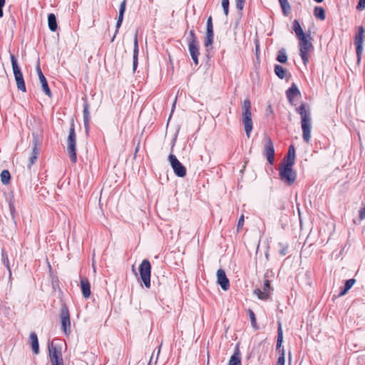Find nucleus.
<instances>
[{
  "label": "nucleus",
  "mask_w": 365,
  "mask_h": 365,
  "mask_svg": "<svg viewBox=\"0 0 365 365\" xmlns=\"http://www.w3.org/2000/svg\"><path fill=\"white\" fill-rule=\"evenodd\" d=\"M138 34L136 33L134 36V42H133V70L135 71L137 68L138 63Z\"/></svg>",
  "instance_id": "18"
},
{
  "label": "nucleus",
  "mask_w": 365,
  "mask_h": 365,
  "mask_svg": "<svg viewBox=\"0 0 365 365\" xmlns=\"http://www.w3.org/2000/svg\"><path fill=\"white\" fill-rule=\"evenodd\" d=\"M11 61L12 69L15 78V81L16 82V86L19 90L26 92V86L23 77V74L21 71L20 67L19 66L18 61L16 58L14 54H10Z\"/></svg>",
  "instance_id": "6"
},
{
  "label": "nucleus",
  "mask_w": 365,
  "mask_h": 365,
  "mask_svg": "<svg viewBox=\"0 0 365 365\" xmlns=\"http://www.w3.org/2000/svg\"><path fill=\"white\" fill-rule=\"evenodd\" d=\"M86 132L88 133L89 130V121H87L86 124H84Z\"/></svg>",
  "instance_id": "49"
},
{
  "label": "nucleus",
  "mask_w": 365,
  "mask_h": 365,
  "mask_svg": "<svg viewBox=\"0 0 365 365\" xmlns=\"http://www.w3.org/2000/svg\"><path fill=\"white\" fill-rule=\"evenodd\" d=\"M48 25L51 31H56L58 28L56 17L54 14H49L48 16Z\"/></svg>",
  "instance_id": "27"
},
{
  "label": "nucleus",
  "mask_w": 365,
  "mask_h": 365,
  "mask_svg": "<svg viewBox=\"0 0 365 365\" xmlns=\"http://www.w3.org/2000/svg\"><path fill=\"white\" fill-rule=\"evenodd\" d=\"M36 71H37L43 91H44V93L46 96H48V97H51L52 93H51V91L49 88V86L48 85L47 80H46V77L44 76V75L43 74L39 66H38L36 67Z\"/></svg>",
  "instance_id": "17"
},
{
  "label": "nucleus",
  "mask_w": 365,
  "mask_h": 365,
  "mask_svg": "<svg viewBox=\"0 0 365 365\" xmlns=\"http://www.w3.org/2000/svg\"><path fill=\"white\" fill-rule=\"evenodd\" d=\"M274 73L279 78L284 79L285 78V75L287 73V70L284 69L280 65H275L274 66Z\"/></svg>",
  "instance_id": "31"
},
{
  "label": "nucleus",
  "mask_w": 365,
  "mask_h": 365,
  "mask_svg": "<svg viewBox=\"0 0 365 365\" xmlns=\"http://www.w3.org/2000/svg\"><path fill=\"white\" fill-rule=\"evenodd\" d=\"M168 161L174 173L178 177L183 178L186 175V168L178 160L175 155L170 154L168 156Z\"/></svg>",
  "instance_id": "9"
},
{
  "label": "nucleus",
  "mask_w": 365,
  "mask_h": 365,
  "mask_svg": "<svg viewBox=\"0 0 365 365\" xmlns=\"http://www.w3.org/2000/svg\"><path fill=\"white\" fill-rule=\"evenodd\" d=\"M297 210H298V212H299V215L300 216V210H299V207H297Z\"/></svg>",
  "instance_id": "52"
},
{
  "label": "nucleus",
  "mask_w": 365,
  "mask_h": 365,
  "mask_svg": "<svg viewBox=\"0 0 365 365\" xmlns=\"http://www.w3.org/2000/svg\"><path fill=\"white\" fill-rule=\"evenodd\" d=\"M67 150L71 160L76 163L77 160L76 155V134L75 132L74 122L71 123L69 133L67 138Z\"/></svg>",
  "instance_id": "3"
},
{
  "label": "nucleus",
  "mask_w": 365,
  "mask_h": 365,
  "mask_svg": "<svg viewBox=\"0 0 365 365\" xmlns=\"http://www.w3.org/2000/svg\"><path fill=\"white\" fill-rule=\"evenodd\" d=\"M125 7H126V0H123L120 3V8H119V14H118V20L116 22V26H116L115 34L118 32V29L122 24L124 13L125 11Z\"/></svg>",
  "instance_id": "20"
},
{
  "label": "nucleus",
  "mask_w": 365,
  "mask_h": 365,
  "mask_svg": "<svg viewBox=\"0 0 365 365\" xmlns=\"http://www.w3.org/2000/svg\"><path fill=\"white\" fill-rule=\"evenodd\" d=\"M272 287L270 282L268 279H266L264 282L262 290L260 289H256L254 290V293L258 297L259 299L267 300L268 299Z\"/></svg>",
  "instance_id": "13"
},
{
  "label": "nucleus",
  "mask_w": 365,
  "mask_h": 365,
  "mask_svg": "<svg viewBox=\"0 0 365 365\" xmlns=\"http://www.w3.org/2000/svg\"><path fill=\"white\" fill-rule=\"evenodd\" d=\"M242 117H252L251 102L250 99H245L242 104Z\"/></svg>",
  "instance_id": "26"
},
{
  "label": "nucleus",
  "mask_w": 365,
  "mask_h": 365,
  "mask_svg": "<svg viewBox=\"0 0 365 365\" xmlns=\"http://www.w3.org/2000/svg\"><path fill=\"white\" fill-rule=\"evenodd\" d=\"M283 342V331L282 328L281 322H278V328H277V349H279L281 348Z\"/></svg>",
  "instance_id": "29"
},
{
  "label": "nucleus",
  "mask_w": 365,
  "mask_h": 365,
  "mask_svg": "<svg viewBox=\"0 0 365 365\" xmlns=\"http://www.w3.org/2000/svg\"><path fill=\"white\" fill-rule=\"evenodd\" d=\"M245 3V0H237L236 1V7L237 8V9L242 10Z\"/></svg>",
  "instance_id": "42"
},
{
  "label": "nucleus",
  "mask_w": 365,
  "mask_h": 365,
  "mask_svg": "<svg viewBox=\"0 0 365 365\" xmlns=\"http://www.w3.org/2000/svg\"><path fill=\"white\" fill-rule=\"evenodd\" d=\"M217 283L220 285L221 288L226 291L230 288V282L226 276L225 272L219 269L217 271Z\"/></svg>",
  "instance_id": "16"
},
{
  "label": "nucleus",
  "mask_w": 365,
  "mask_h": 365,
  "mask_svg": "<svg viewBox=\"0 0 365 365\" xmlns=\"http://www.w3.org/2000/svg\"><path fill=\"white\" fill-rule=\"evenodd\" d=\"M188 50L191 58L197 66L199 63L198 56L200 55L199 51V43L197 41V38L195 35V31L193 29L189 31L188 36L187 37Z\"/></svg>",
  "instance_id": "2"
},
{
  "label": "nucleus",
  "mask_w": 365,
  "mask_h": 365,
  "mask_svg": "<svg viewBox=\"0 0 365 365\" xmlns=\"http://www.w3.org/2000/svg\"><path fill=\"white\" fill-rule=\"evenodd\" d=\"M214 41V31L213 30H207L206 31V37L205 39L204 45L205 47L208 48L212 46Z\"/></svg>",
  "instance_id": "28"
},
{
  "label": "nucleus",
  "mask_w": 365,
  "mask_h": 365,
  "mask_svg": "<svg viewBox=\"0 0 365 365\" xmlns=\"http://www.w3.org/2000/svg\"><path fill=\"white\" fill-rule=\"evenodd\" d=\"M314 14L317 19H319V6H316L314 8Z\"/></svg>",
  "instance_id": "46"
},
{
  "label": "nucleus",
  "mask_w": 365,
  "mask_h": 365,
  "mask_svg": "<svg viewBox=\"0 0 365 365\" xmlns=\"http://www.w3.org/2000/svg\"><path fill=\"white\" fill-rule=\"evenodd\" d=\"M244 221H245L244 215H242L238 220L237 227V232H239L240 230L242 228V227L244 225Z\"/></svg>",
  "instance_id": "41"
},
{
  "label": "nucleus",
  "mask_w": 365,
  "mask_h": 365,
  "mask_svg": "<svg viewBox=\"0 0 365 365\" xmlns=\"http://www.w3.org/2000/svg\"><path fill=\"white\" fill-rule=\"evenodd\" d=\"M284 349L280 350V355L277 359V365H284L285 357H284Z\"/></svg>",
  "instance_id": "39"
},
{
  "label": "nucleus",
  "mask_w": 365,
  "mask_h": 365,
  "mask_svg": "<svg viewBox=\"0 0 365 365\" xmlns=\"http://www.w3.org/2000/svg\"><path fill=\"white\" fill-rule=\"evenodd\" d=\"M325 19V11L321 8V21Z\"/></svg>",
  "instance_id": "48"
},
{
  "label": "nucleus",
  "mask_w": 365,
  "mask_h": 365,
  "mask_svg": "<svg viewBox=\"0 0 365 365\" xmlns=\"http://www.w3.org/2000/svg\"><path fill=\"white\" fill-rule=\"evenodd\" d=\"M32 145V153L31 155L29 157V163L27 165L29 168H31V165L35 163L40 153L41 143L37 134H33Z\"/></svg>",
  "instance_id": "11"
},
{
  "label": "nucleus",
  "mask_w": 365,
  "mask_h": 365,
  "mask_svg": "<svg viewBox=\"0 0 365 365\" xmlns=\"http://www.w3.org/2000/svg\"><path fill=\"white\" fill-rule=\"evenodd\" d=\"M364 7H365V0H359L358 5H357V9L359 10H362L364 9Z\"/></svg>",
  "instance_id": "44"
},
{
  "label": "nucleus",
  "mask_w": 365,
  "mask_h": 365,
  "mask_svg": "<svg viewBox=\"0 0 365 365\" xmlns=\"http://www.w3.org/2000/svg\"><path fill=\"white\" fill-rule=\"evenodd\" d=\"M140 278L146 288L150 287L151 265L148 259H143L139 267Z\"/></svg>",
  "instance_id": "7"
},
{
  "label": "nucleus",
  "mask_w": 365,
  "mask_h": 365,
  "mask_svg": "<svg viewBox=\"0 0 365 365\" xmlns=\"http://www.w3.org/2000/svg\"><path fill=\"white\" fill-rule=\"evenodd\" d=\"M359 217L361 219L365 218V207H363L359 212Z\"/></svg>",
  "instance_id": "47"
},
{
  "label": "nucleus",
  "mask_w": 365,
  "mask_h": 365,
  "mask_svg": "<svg viewBox=\"0 0 365 365\" xmlns=\"http://www.w3.org/2000/svg\"><path fill=\"white\" fill-rule=\"evenodd\" d=\"M356 280L354 279H350L346 281L344 288L341 292L340 295H344L346 292L353 287L355 284Z\"/></svg>",
  "instance_id": "34"
},
{
  "label": "nucleus",
  "mask_w": 365,
  "mask_h": 365,
  "mask_svg": "<svg viewBox=\"0 0 365 365\" xmlns=\"http://www.w3.org/2000/svg\"><path fill=\"white\" fill-rule=\"evenodd\" d=\"M277 61L281 63H284L287 61V56L286 54V51L284 48H282L279 51L278 55L277 57Z\"/></svg>",
  "instance_id": "35"
},
{
  "label": "nucleus",
  "mask_w": 365,
  "mask_h": 365,
  "mask_svg": "<svg viewBox=\"0 0 365 365\" xmlns=\"http://www.w3.org/2000/svg\"><path fill=\"white\" fill-rule=\"evenodd\" d=\"M132 270L135 272V274H137V273H136V272H135V271L134 266H133V267H132Z\"/></svg>",
  "instance_id": "50"
},
{
  "label": "nucleus",
  "mask_w": 365,
  "mask_h": 365,
  "mask_svg": "<svg viewBox=\"0 0 365 365\" xmlns=\"http://www.w3.org/2000/svg\"><path fill=\"white\" fill-rule=\"evenodd\" d=\"M320 1H321V2H322L323 0H320Z\"/></svg>",
  "instance_id": "55"
},
{
  "label": "nucleus",
  "mask_w": 365,
  "mask_h": 365,
  "mask_svg": "<svg viewBox=\"0 0 365 365\" xmlns=\"http://www.w3.org/2000/svg\"><path fill=\"white\" fill-rule=\"evenodd\" d=\"M279 175L282 181L287 185H292L297 178V173L292 169V166L282 164L279 169Z\"/></svg>",
  "instance_id": "5"
},
{
  "label": "nucleus",
  "mask_w": 365,
  "mask_h": 365,
  "mask_svg": "<svg viewBox=\"0 0 365 365\" xmlns=\"http://www.w3.org/2000/svg\"><path fill=\"white\" fill-rule=\"evenodd\" d=\"M295 111L301 116V126L302 130V137L306 143H309L311 139L312 118L311 111L308 104L301 103L295 108Z\"/></svg>",
  "instance_id": "1"
},
{
  "label": "nucleus",
  "mask_w": 365,
  "mask_h": 365,
  "mask_svg": "<svg viewBox=\"0 0 365 365\" xmlns=\"http://www.w3.org/2000/svg\"><path fill=\"white\" fill-rule=\"evenodd\" d=\"M228 365H241V354L238 346L235 347L234 354L231 356Z\"/></svg>",
  "instance_id": "22"
},
{
  "label": "nucleus",
  "mask_w": 365,
  "mask_h": 365,
  "mask_svg": "<svg viewBox=\"0 0 365 365\" xmlns=\"http://www.w3.org/2000/svg\"><path fill=\"white\" fill-rule=\"evenodd\" d=\"M48 351L51 365H64L60 347L51 344L48 346Z\"/></svg>",
  "instance_id": "10"
},
{
  "label": "nucleus",
  "mask_w": 365,
  "mask_h": 365,
  "mask_svg": "<svg viewBox=\"0 0 365 365\" xmlns=\"http://www.w3.org/2000/svg\"><path fill=\"white\" fill-rule=\"evenodd\" d=\"M264 154L267 156L268 163L270 165H272L274 163V148L269 138H267V142L264 145Z\"/></svg>",
  "instance_id": "14"
},
{
  "label": "nucleus",
  "mask_w": 365,
  "mask_h": 365,
  "mask_svg": "<svg viewBox=\"0 0 365 365\" xmlns=\"http://www.w3.org/2000/svg\"><path fill=\"white\" fill-rule=\"evenodd\" d=\"M115 37V34L113 36L112 39H111V41L113 42L114 41V38Z\"/></svg>",
  "instance_id": "51"
},
{
  "label": "nucleus",
  "mask_w": 365,
  "mask_h": 365,
  "mask_svg": "<svg viewBox=\"0 0 365 365\" xmlns=\"http://www.w3.org/2000/svg\"><path fill=\"white\" fill-rule=\"evenodd\" d=\"M222 6L225 16L229 14V0H222Z\"/></svg>",
  "instance_id": "40"
},
{
  "label": "nucleus",
  "mask_w": 365,
  "mask_h": 365,
  "mask_svg": "<svg viewBox=\"0 0 365 365\" xmlns=\"http://www.w3.org/2000/svg\"><path fill=\"white\" fill-rule=\"evenodd\" d=\"M5 4V0H0V18L4 15L3 7Z\"/></svg>",
  "instance_id": "45"
},
{
  "label": "nucleus",
  "mask_w": 365,
  "mask_h": 365,
  "mask_svg": "<svg viewBox=\"0 0 365 365\" xmlns=\"http://www.w3.org/2000/svg\"><path fill=\"white\" fill-rule=\"evenodd\" d=\"M364 30L362 26L359 27V33L356 35L354 39V43L356 45V53L358 58V61H359L361 59V56L363 53V38H364Z\"/></svg>",
  "instance_id": "12"
},
{
  "label": "nucleus",
  "mask_w": 365,
  "mask_h": 365,
  "mask_svg": "<svg viewBox=\"0 0 365 365\" xmlns=\"http://www.w3.org/2000/svg\"><path fill=\"white\" fill-rule=\"evenodd\" d=\"M287 98L292 106H295L294 99L298 96H301V93L297 85L292 83L291 86L286 91Z\"/></svg>",
  "instance_id": "15"
},
{
  "label": "nucleus",
  "mask_w": 365,
  "mask_h": 365,
  "mask_svg": "<svg viewBox=\"0 0 365 365\" xmlns=\"http://www.w3.org/2000/svg\"><path fill=\"white\" fill-rule=\"evenodd\" d=\"M60 319L61 329L66 336L71 334V319L68 309L66 304H63L61 308Z\"/></svg>",
  "instance_id": "8"
},
{
  "label": "nucleus",
  "mask_w": 365,
  "mask_h": 365,
  "mask_svg": "<svg viewBox=\"0 0 365 365\" xmlns=\"http://www.w3.org/2000/svg\"><path fill=\"white\" fill-rule=\"evenodd\" d=\"M299 41V51L300 56L304 64L309 61V53L313 49V46L311 42L312 37L310 34H306L303 37L298 38Z\"/></svg>",
  "instance_id": "4"
},
{
  "label": "nucleus",
  "mask_w": 365,
  "mask_h": 365,
  "mask_svg": "<svg viewBox=\"0 0 365 365\" xmlns=\"http://www.w3.org/2000/svg\"><path fill=\"white\" fill-rule=\"evenodd\" d=\"M1 259H2V262H3L4 265L8 269L9 277H11V270L10 265H9V260L7 252L5 251L4 249L1 250Z\"/></svg>",
  "instance_id": "30"
},
{
  "label": "nucleus",
  "mask_w": 365,
  "mask_h": 365,
  "mask_svg": "<svg viewBox=\"0 0 365 365\" xmlns=\"http://www.w3.org/2000/svg\"><path fill=\"white\" fill-rule=\"evenodd\" d=\"M280 6L282 9V12L285 16H287L290 13L291 7L287 0H279Z\"/></svg>",
  "instance_id": "33"
},
{
  "label": "nucleus",
  "mask_w": 365,
  "mask_h": 365,
  "mask_svg": "<svg viewBox=\"0 0 365 365\" xmlns=\"http://www.w3.org/2000/svg\"><path fill=\"white\" fill-rule=\"evenodd\" d=\"M242 123L245 126V130L248 138L250 136V133L252 130V117H242Z\"/></svg>",
  "instance_id": "24"
},
{
  "label": "nucleus",
  "mask_w": 365,
  "mask_h": 365,
  "mask_svg": "<svg viewBox=\"0 0 365 365\" xmlns=\"http://www.w3.org/2000/svg\"><path fill=\"white\" fill-rule=\"evenodd\" d=\"M289 361L291 360V353L289 352Z\"/></svg>",
  "instance_id": "53"
},
{
  "label": "nucleus",
  "mask_w": 365,
  "mask_h": 365,
  "mask_svg": "<svg viewBox=\"0 0 365 365\" xmlns=\"http://www.w3.org/2000/svg\"><path fill=\"white\" fill-rule=\"evenodd\" d=\"M247 312H248V314L250 316V321H251V324H252V327L255 329H257L258 327L257 325L256 317H255V313L250 309H248Z\"/></svg>",
  "instance_id": "37"
},
{
  "label": "nucleus",
  "mask_w": 365,
  "mask_h": 365,
  "mask_svg": "<svg viewBox=\"0 0 365 365\" xmlns=\"http://www.w3.org/2000/svg\"><path fill=\"white\" fill-rule=\"evenodd\" d=\"M90 120L89 105L86 101L83 105V123L86 124Z\"/></svg>",
  "instance_id": "36"
},
{
  "label": "nucleus",
  "mask_w": 365,
  "mask_h": 365,
  "mask_svg": "<svg viewBox=\"0 0 365 365\" xmlns=\"http://www.w3.org/2000/svg\"><path fill=\"white\" fill-rule=\"evenodd\" d=\"M292 29L294 31L297 38L303 37L306 34L303 31V29L298 20H294L292 23Z\"/></svg>",
  "instance_id": "25"
},
{
  "label": "nucleus",
  "mask_w": 365,
  "mask_h": 365,
  "mask_svg": "<svg viewBox=\"0 0 365 365\" xmlns=\"http://www.w3.org/2000/svg\"><path fill=\"white\" fill-rule=\"evenodd\" d=\"M207 30H213V25H212V17L210 16L207 20V28H206V31Z\"/></svg>",
  "instance_id": "43"
},
{
  "label": "nucleus",
  "mask_w": 365,
  "mask_h": 365,
  "mask_svg": "<svg viewBox=\"0 0 365 365\" xmlns=\"http://www.w3.org/2000/svg\"><path fill=\"white\" fill-rule=\"evenodd\" d=\"M278 246L280 248L279 250V255L282 256L286 255L287 254L288 245L282 243V242H279L278 244Z\"/></svg>",
  "instance_id": "38"
},
{
  "label": "nucleus",
  "mask_w": 365,
  "mask_h": 365,
  "mask_svg": "<svg viewBox=\"0 0 365 365\" xmlns=\"http://www.w3.org/2000/svg\"><path fill=\"white\" fill-rule=\"evenodd\" d=\"M30 342L33 352L35 354L39 353V345L37 334L35 332H32L30 334Z\"/></svg>",
  "instance_id": "23"
},
{
  "label": "nucleus",
  "mask_w": 365,
  "mask_h": 365,
  "mask_svg": "<svg viewBox=\"0 0 365 365\" xmlns=\"http://www.w3.org/2000/svg\"><path fill=\"white\" fill-rule=\"evenodd\" d=\"M81 289L83 296L88 298L91 295V284L89 281L84 278L81 279Z\"/></svg>",
  "instance_id": "21"
},
{
  "label": "nucleus",
  "mask_w": 365,
  "mask_h": 365,
  "mask_svg": "<svg viewBox=\"0 0 365 365\" xmlns=\"http://www.w3.org/2000/svg\"><path fill=\"white\" fill-rule=\"evenodd\" d=\"M315 1L319 3V0H314Z\"/></svg>",
  "instance_id": "54"
},
{
  "label": "nucleus",
  "mask_w": 365,
  "mask_h": 365,
  "mask_svg": "<svg viewBox=\"0 0 365 365\" xmlns=\"http://www.w3.org/2000/svg\"><path fill=\"white\" fill-rule=\"evenodd\" d=\"M294 160H295V150L294 145H291L289 147L288 153L286 155V157L284 159V165H288L289 166H293L294 164Z\"/></svg>",
  "instance_id": "19"
},
{
  "label": "nucleus",
  "mask_w": 365,
  "mask_h": 365,
  "mask_svg": "<svg viewBox=\"0 0 365 365\" xmlns=\"http://www.w3.org/2000/svg\"><path fill=\"white\" fill-rule=\"evenodd\" d=\"M1 181L4 185H8L11 180V175L8 170H4L1 171Z\"/></svg>",
  "instance_id": "32"
}]
</instances>
